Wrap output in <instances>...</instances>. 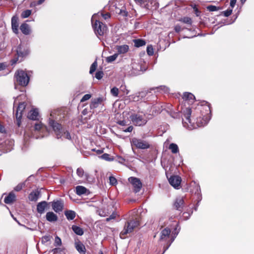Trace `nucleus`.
I'll return each instance as SVG.
<instances>
[{
    "mask_svg": "<svg viewBox=\"0 0 254 254\" xmlns=\"http://www.w3.org/2000/svg\"><path fill=\"white\" fill-rule=\"evenodd\" d=\"M204 104L197 105L195 108L191 107L182 108V122L184 126L193 127H201L207 123L205 115L211 112L210 104L203 101Z\"/></svg>",
    "mask_w": 254,
    "mask_h": 254,
    "instance_id": "obj_1",
    "label": "nucleus"
},
{
    "mask_svg": "<svg viewBox=\"0 0 254 254\" xmlns=\"http://www.w3.org/2000/svg\"><path fill=\"white\" fill-rule=\"evenodd\" d=\"M148 92L146 91L139 92L137 93V94L139 95V96L141 98V99L145 97L146 95L147 94Z\"/></svg>",
    "mask_w": 254,
    "mask_h": 254,
    "instance_id": "obj_52",
    "label": "nucleus"
},
{
    "mask_svg": "<svg viewBox=\"0 0 254 254\" xmlns=\"http://www.w3.org/2000/svg\"><path fill=\"white\" fill-rule=\"evenodd\" d=\"M25 104L24 102L20 103L17 108L15 113V117L16 119V124L18 127L21 125V119L22 116V112L25 109Z\"/></svg>",
    "mask_w": 254,
    "mask_h": 254,
    "instance_id": "obj_8",
    "label": "nucleus"
},
{
    "mask_svg": "<svg viewBox=\"0 0 254 254\" xmlns=\"http://www.w3.org/2000/svg\"><path fill=\"white\" fill-rule=\"evenodd\" d=\"M62 251L63 250L61 248H57L50 250L49 252L53 254H56L57 253H61Z\"/></svg>",
    "mask_w": 254,
    "mask_h": 254,
    "instance_id": "obj_45",
    "label": "nucleus"
},
{
    "mask_svg": "<svg viewBox=\"0 0 254 254\" xmlns=\"http://www.w3.org/2000/svg\"><path fill=\"white\" fill-rule=\"evenodd\" d=\"M62 245V240L60 237L56 236L55 237L54 246L56 247L60 246Z\"/></svg>",
    "mask_w": 254,
    "mask_h": 254,
    "instance_id": "obj_38",
    "label": "nucleus"
},
{
    "mask_svg": "<svg viewBox=\"0 0 254 254\" xmlns=\"http://www.w3.org/2000/svg\"><path fill=\"white\" fill-rule=\"evenodd\" d=\"M146 52L149 56H152L154 54V49L152 46H148L147 47Z\"/></svg>",
    "mask_w": 254,
    "mask_h": 254,
    "instance_id": "obj_40",
    "label": "nucleus"
},
{
    "mask_svg": "<svg viewBox=\"0 0 254 254\" xmlns=\"http://www.w3.org/2000/svg\"><path fill=\"white\" fill-rule=\"evenodd\" d=\"M116 217V214L113 213L109 217H108L106 219V221L107 222H108L112 219H115Z\"/></svg>",
    "mask_w": 254,
    "mask_h": 254,
    "instance_id": "obj_54",
    "label": "nucleus"
},
{
    "mask_svg": "<svg viewBox=\"0 0 254 254\" xmlns=\"http://www.w3.org/2000/svg\"><path fill=\"white\" fill-rule=\"evenodd\" d=\"M45 0H38L37 1L36 5H40L42 4Z\"/></svg>",
    "mask_w": 254,
    "mask_h": 254,
    "instance_id": "obj_64",
    "label": "nucleus"
},
{
    "mask_svg": "<svg viewBox=\"0 0 254 254\" xmlns=\"http://www.w3.org/2000/svg\"><path fill=\"white\" fill-rule=\"evenodd\" d=\"M49 125L55 131L57 138L63 137L67 139H71V136L69 132L67 130H65L63 128L61 124H59L53 120H50Z\"/></svg>",
    "mask_w": 254,
    "mask_h": 254,
    "instance_id": "obj_3",
    "label": "nucleus"
},
{
    "mask_svg": "<svg viewBox=\"0 0 254 254\" xmlns=\"http://www.w3.org/2000/svg\"><path fill=\"white\" fill-rule=\"evenodd\" d=\"M43 127V124L40 123H37L34 125V129L35 130L39 131Z\"/></svg>",
    "mask_w": 254,
    "mask_h": 254,
    "instance_id": "obj_42",
    "label": "nucleus"
},
{
    "mask_svg": "<svg viewBox=\"0 0 254 254\" xmlns=\"http://www.w3.org/2000/svg\"><path fill=\"white\" fill-rule=\"evenodd\" d=\"M140 225L139 217L135 214L132 215L131 218L127 221L124 225L123 230L120 234V237L122 239L127 237V235L132 233L136 228Z\"/></svg>",
    "mask_w": 254,
    "mask_h": 254,
    "instance_id": "obj_2",
    "label": "nucleus"
},
{
    "mask_svg": "<svg viewBox=\"0 0 254 254\" xmlns=\"http://www.w3.org/2000/svg\"><path fill=\"white\" fill-rule=\"evenodd\" d=\"M49 203L46 201H43L38 203L37 205V211L40 214L44 212L45 209L48 206Z\"/></svg>",
    "mask_w": 254,
    "mask_h": 254,
    "instance_id": "obj_17",
    "label": "nucleus"
},
{
    "mask_svg": "<svg viewBox=\"0 0 254 254\" xmlns=\"http://www.w3.org/2000/svg\"><path fill=\"white\" fill-rule=\"evenodd\" d=\"M131 121L135 126H143L146 123V120L141 115L133 114L130 116Z\"/></svg>",
    "mask_w": 254,
    "mask_h": 254,
    "instance_id": "obj_9",
    "label": "nucleus"
},
{
    "mask_svg": "<svg viewBox=\"0 0 254 254\" xmlns=\"http://www.w3.org/2000/svg\"><path fill=\"white\" fill-rule=\"evenodd\" d=\"M100 157L102 159L108 161H113L114 160V158L111 157L110 155L107 153L103 154Z\"/></svg>",
    "mask_w": 254,
    "mask_h": 254,
    "instance_id": "obj_36",
    "label": "nucleus"
},
{
    "mask_svg": "<svg viewBox=\"0 0 254 254\" xmlns=\"http://www.w3.org/2000/svg\"><path fill=\"white\" fill-rule=\"evenodd\" d=\"M222 13L225 16L228 17L232 14V9H228L225 11H223Z\"/></svg>",
    "mask_w": 254,
    "mask_h": 254,
    "instance_id": "obj_49",
    "label": "nucleus"
},
{
    "mask_svg": "<svg viewBox=\"0 0 254 254\" xmlns=\"http://www.w3.org/2000/svg\"><path fill=\"white\" fill-rule=\"evenodd\" d=\"M17 55L20 57H25L28 54V51L27 50L23 49L21 47H18L16 50Z\"/></svg>",
    "mask_w": 254,
    "mask_h": 254,
    "instance_id": "obj_27",
    "label": "nucleus"
},
{
    "mask_svg": "<svg viewBox=\"0 0 254 254\" xmlns=\"http://www.w3.org/2000/svg\"><path fill=\"white\" fill-rule=\"evenodd\" d=\"M207 9L209 11H215L218 10L219 9V7L215 5H210L207 6Z\"/></svg>",
    "mask_w": 254,
    "mask_h": 254,
    "instance_id": "obj_39",
    "label": "nucleus"
},
{
    "mask_svg": "<svg viewBox=\"0 0 254 254\" xmlns=\"http://www.w3.org/2000/svg\"><path fill=\"white\" fill-rule=\"evenodd\" d=\"M18 17L17 16L14 15L11 18V28L14 33H18Z\"/></svg>",
    "mask_w": 254,
    "mask_h": 254,
    "instance_id": "obj_12",
    "label": "nucleus"
},
{
    "mask_svg": "<svg viewBox=\"0 0 254 254\" xmlns=\"http://www.w3.org/2000/svg\"><path fill=\"white\" fill-rule=\"evenodd\" d=\"M76 193L77 195H81L85 194L87 191V189L82 186H78L76 187Z\"/></svg>",
    "mask_w": 254,
    "mask_h": 254,
    "instance_id": "obj_28",
    "label": "nucleus"
},
{
    "mask_svg": "<svg viewBox=\"0 0 254 254\" xmlns=\"http://www.w3.org/2000/svg\"><path fill=\"white\" fill-rule=\"evenodd\" d=\"M128 180L132 186L133 192H138L142 187V184L140 179L134 177H130Z\"/></svg>",
    "mask_w": 254,
    "mask_h": 254,
    "instance_id": "obj_7",
    "label": "nucleus"
},
{
    "mask_svg": "<svg viewBox=\"0 0 254 254\" xmlns=\"http://www.w3.org/2000/svg\"><path fill=\"white\" fill-rule=\"evenodd\" d=\"M111 93L113 96L118 97L119 95V89L116 87H113L111 89Z\"/></svg>",
    "mask_w": 254,
    "mask_h": 254,
    "instance_id": "obj_37",
    "label": "nucleus"
},
{
    "mask_svg": "<svg viewBox=\"0 0 254 254\" xmlns=\"http://www.w3.org/2000/svg\"><path fill=\"white\" fill-rule=\"evenodd\" d=\"M91 97V94H85L83 96V97L82 98V99L80 100V102H85V101L89 100Z\"/></svg>",
    "mask_w": 254,
    "mask_h": 254,
    "instance_id": "obj_46",
    "label": "nucleus"
},
{
    "mask_svg": "<svg viewBox=\"0 0 254 254\" xmlns=\"http://www.w3.org/2000/svg\"><path fill=\"white\" fill-rule=\"evenodd\" d=\"M154 3V6H155V5L156 4V2L155 0H151V3L150 4L149 3V2H148L146 4V6L147 7V8L149 9V8H151V4L152 3Z\"/></svg>",
    "mask_w": 254,
    "mask_h": 254,
    "instance_id": "obj_55",
    "label": "nucleus"
},
{
    "mask_svg": "<svg viewBox=\"0 0 254 254\" xmlns=\"http://www.w3.org/2000/svg\"><path fill=\"white\" fill-rule=\"evenodd\" d=\"M183 29H184V28H182L181 26L179 25H176L174 27V30H175V32L177 33H179Z\"/></svg>",
    "mask_w": 254,
    "mask_h": 254,
    "instance_id": "obj_53",
    "label": "nucleus"
},
{
    "mask_svg": "<svg viewBox=\"0 0 254 254\" xmlns=\"http://www.w3.org/2000/svg\"><path fill=\"white\" fill-rule=\"evenodd\" d=\"M118 56V54H115L113 55L108 57H107L106 60V62L108 63H112L116 60Z\"/></svg>",
    "mask_w": 254,
    "mask_h": 254,
    "instance_id": "obj_34",
    "label": "nucleus"
},
{
    "mask_svg": "<svg viewBox=\"0 0 254 254\" xmlns=\"http://www.w3.org/2000/svg\"><path fill=\"white\" fill-rule=\"evenodd\" d=\"M15 83L22 87L26 86L29 82L30 77L27 72L22 70H18L14 74Z\"/></svg>",
    "mask_w": 254,
    "mask_h": 254,
    "instance_id": "obj_4",
    "label": "nucleus"
},
{
    "mask_svg": "<svg viewBox=\"0 0 254 254\" xmlns=\"http://www.w3.org/2000/svg\"><path fill=\"white\" fill-rule=\"evenodd\" d=\"M183 99L185 101H188V104H192L195 100L194 96L192 93L190 92L184 93Z\"/></svg>",
    "mask_w": 254,
    "mask_h": 254,
    "instance_id": "obj_16",
    "label": "nucleus"
},
{
    "mask_svg": "<svg viewBox=\"0 0 254 254\" xmlns=\"http://www.w3.org/2000/svg\"><path fill=\"white\" fill-rule=\"evenodd\" d=\"M116 50H117L119 54H125L128 51L129 47L127 45L117 46Z\"/></svg>",
    "mask_w": 254,
    "mask_h": 254,
    "instance_id": "obj_23",
    "label": "nucleus"
},
{
    "mask_svg": "<svg viewBox=\"0 0 254 254\" xmlns=\"http://www.w3.org/2000/svg\"><path fill=\"white\" fill-rule=\"evenodd\" d=\"M115 11L116 13L121 14L124 16H127V12L126 10V8L124 6L121 8L118 7L116 6Z\"/></svg>",
    "mask_w": 254,
    "mask_h": 254,
    "instance_id": "obj_26",
    "label": "nucleus"
},
{
    "mask_svg": "<svg viewBox=\"0 0 254 254\" xmlns=\"http://www.w3.org/2000/svg\"><path fill=\"white\" fill-rule=\"evenodd\" d=\"M94 17H93L92 18V24L95 34L100 36L103 35L107 31V26L99 20H94Z\"/></svg>",
    "mask_w": 254,
    "mask_h": 254,
    "instance_id": "obj_5",
    "label": "nucleus"
},
{
    "mask_svg": "<svg viewBox=\"0 0 254 254\" xmlns=\"http://www.w3.org/2000/svg\"><path fill=\"white\" fill-rule=\"evenodd\" d=\"M182 181L181 178L179 176H172L169 179V182L175 189H179Z\"/></svg>",
    "mask_w": 254,
    "mask_h": 254,
    "instance_id": "obj_10",
    "label": "nucleus"
},
{
    "mask_svg": "<svg viewBox=\"0 0 254 254\" xmlns=\"http://www.w3.org/2000/svg\"><path fill=\"white\" fill-rule=\"evenodd\" d=\"M134 46L136 47H140L144 46L146 44V42L143 39H135L133 40Z\"/></svg>",
    "mask_w": 254,
    "mask_h": 254,
    "instance_id": "obj_30",
    "label": "nucleus"
},
{
    "mask_svg": "<svg viewBox=\"0 0 254 254\" xmlns=\"http://www.w3.org/2000/svg\"><path fill=\"white\" fill-rule=\"evenodd\" d=\"M72 229L76 235L82 236L84 233L83 229L79 226L72 225Z\"/></svg>",
    "mask_w": 254,
    "mask_h": 254,
    "instance_id": "obj_29",
    "label": "nucleus"
},
{
    "mask_svg": "<svg viewBox=\"0 0 254 254\" xmlns=\"http://www.w3.org/2000/svg\"><path fill=\"white\" fill-rule=\"evenodd\" d=\"M24 186V184H19L14 188V190L16 191H19L22 189Z\"/></svg>",
    "mask_w": 254,
    "mask_h": 254,
    "instance_id": "obj_50",
    "label": "nucleus"
},
{
    "mask_svg": "<svg viewBox=\"0 0 254 254\" xmlns=\"http://www.w3.org/2000/svg\"><path fill=\"white\" fill-rule=\"evenodd\" d=\"M184 205V200L182 197L177 198L174 203L175 208L180 211H182Z\"/></svg>",
    "mask_w": 254,
    "mask_h": 254,
    "instance_id": "obj_15",
    "label": "nucleus"
},
{
    "mask_svg": "<svg viewBox=\"0 0 254 254\" xmlns=\"http://www.w3.org/2000/svg\"><path fill=\"white\" fill-rule=\"evenodd\" d=\"M5 65L3 63H0V71L5 69Z\"/></svg>",
    "mask_w": 254,
    "mask_h": 254,
    "instance_id": "obj_63",
    "label": "nucleus"
},
{
    "mask_svg": "<svg viewBox=\"0 0 254 254\" xmlns=\"http://www.w3.org/2000/svg\"><path fill=\"white\" fill-rule=\"evenodd\" d=\"M39 116L38 111L37 109H34L31 110L28 114V118L32 120H38V117Z\"/></svg>",
    "mask_w": 254,
    "mask_h": 254,
    "instance_id": "obj_20",
    "label": "nucleus"
},
{
    "mask_svg": "<svg viewBox=\"0 0 254 254\" xmlns=\"http://www.w3.org/2000/svg\"><path fill=\"white\" fill-rule=\"evenodd\" d=\"M20 29L22 33L25 35H28L30 33L29 26L27 23H22L20 26Z\"/></svg>",
    "mask_w": 254,
    "mask_h": 254,
    "instance_id": "obj_25",
    "label": "nucleus"
},
{
    "mask_svg": "<svg viewBox=\"0 0 254 254\" xmlns=\"http://www.w3.org/2000/svg\"><path fill=\"white\" fill-rule=\"evenodd\" d=\"M16 200V196L13 191L9 193L4 198V202L6 204H11Z\"/></svg>",
    "mask_w": 254,
    "mask_h": 254,
    "instance_id": "obj_18",
    "label": "nucleus"
},
{
    "mask_svg": "<svg viewBox=\"0 0 254 254\" xmlns=\"http://www.w3.org/2000/svg\"><path fill=\"white\" fill-rule=\"evenodd\" d=\"M133 127L132 126H130L129 127H128L127 128H126L125 130H124V131L125 132H131L132 130H133Z\"/></svg>",
    "mask_w": 254,
    "mask_h": 254,
    "instance_id": "obj_59",
    "label": "nucleus"
},
{
    "mask_svg": "<svg viewBox=\"0 0 254 254\" xmlns=\"http://www.w3.org/2000/svg\"><path fill=\"white\" fill-rule=\"evenodd\" d=\"M104 75V73L103 71L99 70L97 71L95 73V77L98 79H101Z\"/></svg>",
    "mask_w": 254,
    "mask_h": 254,
    "instance_id": "obj_41",
    "label": "nucleus"
},
{
    "mask_svg": "<svg viewBox=\"0 0 254 254\" xmlns=\"http://www.w3.org/2000/svg\"><path fill=\"white\" fill-rule=\"evenodd\" d=\"M179 21L189 25H191L192 23L191 19L189 17H184L180 18Z\"/></svg>",
    "mask_w": 254,
    "mask_h": 254,
    "instance_id": "obj_32",
    "label": "nucleus"
},
{
    "mask_svg": "<svg viewBox=\"0 0 254 254\" xmlns=\"http://www.w3.org/2000/svg\"><path fill=\"white\" fill-rule=\"evenodd\" d=\"M193 9L195 15L197 16H199L201 12L200 10H198L196 5H194V6L193 7Z\"/></svg>",
    "mask_w": 254,
    "mask_h": 254,
    "instance_id": "obj_51",
    "label": "nucleus"
},
{
    "mask_svg": "<svg viewBox=\"0 0 254 254\" xmlns=\"http://www.w3.org/2000/svg\"><path fill=\"white\" fill-rule=\"evenodd\" d=\"M130 143L132 146L137 149H146L150 147V144L148 141L136 137L132 138Z\"/></svg>",
    "mask_w": 254,
    "mask_h": 254,
    "instance_id": "obj_6",
    "label": "nucleus"
},
{
    "mask_svg": "<svg viewBox=\"0 0 254 254\" xmlns=\"http://www.w3.org/2000/svg\"><path fill=\"white\" fill-rule=\"evenodd\" d=\"M118 124L121 125V126H126L127 125V124H126V122L124 120L123 121H119L117 122Z\"/></svg>",
    "mask_w": 254,
    "mask_h": 254,
    "instance_id": "obj_58",
    "label": "nucleus"
},
{
    "mask_svg": "<svg viewBox=\"0 0 254 254\" xmlns=\"http://www.w3.org/2000/svg\"><path fill=\"white\" fill-rule=\"evenodd\" d=\"M171 234V230L168 228H166L162 230L160 233V240L167 241L169 238Z\"/></svg>",
    "mask_w": 254,
    "mask_h": 254,
    "instance_id": "obj_14",
    "label": "nucleus"
},
{
    "mask_svg": "<svg viewBox=\"0 0 254 254\" xmlns=\"http://www.w3.org/2000/svg\"><path fill=\"white\" fill-rule=\"evenodd\" d=\"M52 237L50 235L44 236L42 238V242L43 243H47L51 240Z\"/></svg>",
    "mask_w": 254,
    "mask_h": 254,
    "instance_id": "obj_47",
    "label": "nucleus"
},
{
    "mask_svg": "<svg viewBox=\"0 0 254 254\" xmlns=\"http://www.w3.org/2000/svg\"><path fill=\"white\" fill-rule=\"evenodd\" d=\"M92 150L94 152H95L97 154H101L103 153L104 150L103 149H93Z\"/></svg>",
    "mask_w": 254,
    "mask_h": 254,
    "instance_id": "obj_57",
    "label": "nucleus"
},
{
    "mask_svg": "<svg viewBox=\"0 0 254 254\" xmlns=\"http://www.w3.org/2000/svg\"><path fill=\"white\" fill-rule=\"evenodd\" d=\"M169 149H170L172 152L174 154L179 152V151L178 145L173 143L170 144Z\"/></svg>",
    "mask_w": 254,
    "mask_h": 254,
    "instance_id": "obj_31",
    "label": "nucleus"
},
{
    "mask_svg": "<svg viewBox=\"0 0 254 254\" xmlns=\"http://www.w3.org/2000/svg\"><path fill=\"white\" fill-rule=\"evenodd\" d=\"M132 99L134 101H139L141 99L140 96H139V95L137 93L136 95H133Z\"/></svg>",
    "mask_w": 254,
    "mask_h": 254,
    "instance_id": "obj_56",
    "label": "nucleus"
},
{
    "mask_svg": "<svg viewBox=\"0 0 254 254\" xmlns=\"http://www.w3.org/2000/svg\"><path fill=\"white\" fill-rule=\"evenodd\" d=\"M102 16L105 19H107L110 17V14L109 13L102 14Z\"/></svg>",
    "mask_w": 254,
    "mask_h": 254,
    "instance_id": "obj_60",
    "label": "nucleus"
},
{
    "mask_svg": "<svg viewBox=\"0 0 254 254\" xmlns=\"http://www.w3.org/2000/svg\"><path fill=\"white\" fill-rule=\"evenodd\" d=\"M51 203L52 208L56 212L62 211L64 209V205L62 200H54Z\"/></svg>",
    "mask_w": 254,
    "mask_h": 254,
    "instance_id": "obj_11",
    "label": "nucleus"
},
{
    "mask_svg": "<svg viewBox=\"0 0 254 254\" xmlns=\"http://www.w3.org/2000/svg\"><path fill=\"white\" fill-rule=\"evenodd\" d=\"M110 184L112 186H115L117 184V179L113 176L109 177Z\"/></svg>",
    "mask_w": 254,
    "mask_h": 254,
    "instance_id": "obj_44",
    "label": "nucleus"
},
{
    "mask_svg": "<svg viewBox=\"0 0 254 254\" xmlns=\"http://www.w3.org/2000/svg\"><path fill=\"white\" fill-rule=\"evenodd\" d=\"M98 64L96 61H94L91 64L90 67L89 73L90 74H93V73L96 70Z\"/></svg>",
    "mask_w": 254,
    "mask_h": 254,
    "instance_id": "obj_35",
    "label": "nucleus"
},
{
    "mask_svg": "<svg viewBox=\"0 0 254 254\" xmlns=\"http://www.w3.org/2000/svg\"><path fill=\"white\" fill-rule=\"evenodd\" d=\"M121 91L123 92L124 95H127L129 93V90L126 88L125 85H122L121 86Z\"/></svg>",
    "mask_w": 254,
    "mask_h": 254,
    "instance_id": "obj_48",
    "label": "nucleus"
},
{
    "mask_svg": "<svg viewBox=\"0 0 254 254\" xmlns=\"http://www.w3.org/2000/svg\"><path fill=\"white\" fill-rule=\"evenodd\" d=\"M75 248L80 254H85V247L80 241L75 243Z\"/></svg>",
    "mask_w": 254,
    "mask_h": 254,
    "instance_id": "obj_19",
    "label": "nucleus"
},
{
    "mask_svg": "<svg viewBox=\"0 0 254 254\" xmlns=\"http://www.w3.org/2000/svg\"><path fill=\"white\" fill-rule=\"evenodd\" d=\"M76 174L79 177L82 178L84 175V171L82 168H78L76 170Z\"/></svg>",
    "mask_w": 254,
    "mask_h": 254,
    "instance_id": "obj_43",
    "label": "nucleus"
},
{
    "mask_svg": "<svg viewBox=\"0 0 254 254\" xmlns=\"http://www.w3.org/2000/svg\"><path fill=\"white\" fill-rule=\"evenodd\" d=\"M165 88H166V86H160L159 87H155V88H152L150 89V90H154L155 89L164 90Z\"/></svg>",
    "mask_w": 254,
    "mask_h": 254,
    "instance_id": "obj_61",
    "label": "nucleus"
},
{
    "mask_svg": "<svg viewBox=\"0 0 254 254\" xmlns=\"http://www.w3.org/2000/svg\"><path fill=\"white\" fill-rule=\"evenodd\" d=\"M237 0H230V6L232 7H234L236 4Z\"/></svg>",
    "mask_w": 254,
    "mask_h": 254,
    "instance_id": "obj_62",
    "label": "nucleus"
},
{
    "mask_svg": "<svg viewBox=\"0 0 254 254\" xmlns=\"http://www.w3.org/2000/svg\"><path fill=\"white\" fill-rule=\"evenodd\" d=\"M47 221L52 222H56L58 220V216L53 212H48L46 215Z\"/></svg>",
    "mask_w": 254,
    "mask_h": 254,
    "instance_id": "obj_22",
    "label": "nucleus"
},
{
    "mask_svg": "<svg viewBox=\"0 0 254 254\" xmlns=\"http://www.w3.org/2000/svg\"><path fill=\"white\" fill-rule=\"evenodd\" d=\"M64 215L67 220H72L76 216V213L73 210H67L64 211Z\"/></svg>",
    "mask_w": 254,
    "mask_h": 254,
    "instance_id": "obj_24",
    "label": "nucleus"
},
{
    "mask_svg": "<svg viewBox=\"0 0 254 254\" xmlns=\"http://www.w3.org/2000/svg\"><path fill=\"white\" fill-rule=\"evenodd\" d=\"M32 13V10L30 9H27L24 10L21 14V17L22 18H26L28 17Z\"/></svg>",
    "mask_w": 254,
    "mask_h": 254,
    "instance_id": "obj_33",
    "label": "nucleus"
},
{
    "mask_svg": "<svg viewBox=\"0 0 254 254\" xmlns=\"http://www.w3.org/2000/svg\"><path fill=\"white\" fill-rule=\"evenodd\" d=\"M40 194V191L38 190L32 191L28 196V198L30 201H36L37 200Z\"/></svg>",
    "mask_w": 254,
    "mask_h": 254,
    "instance_id": "obj_21",
    "label": "nucleus"
},
{
    "mask_svg": "<svg viewBox=\"0 0 254 254\" xmlns=\"http://www.w3.org/2000/svg\"><path fill=\"white\" fill-rule=\"evenodd\" d=\"M104 99L103 97H98L94 99H92L90 105V109H94L97 108L99 105L102 104Z\"/></svg>",
    "mask_w": 254,
    "mask_h": 254,
    "instance_id": "obj_13",
    "label": "nucleus"
}]
</instances>
